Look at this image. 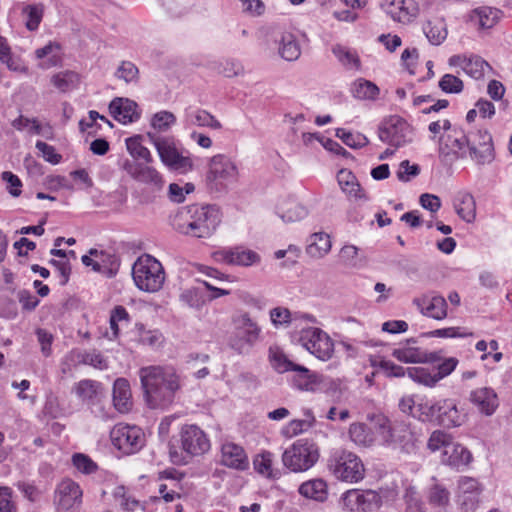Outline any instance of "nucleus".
Returning <instances> with one entry per match:
<instances>
[{
	"label": "nucleus",
	"instance_id": "f257e3e1",
	"mask_svg": "<svg viewBox=\"0 0 512 512\" xmlns=\"http://www.w3.org/2000/svg\"><path fill=\"white\" fill-rule=\"evenodd\" d=\"M138 374L145 405L160 412L168 410L182 388L177 370L170 365H149L140 368Z\"/></svg>",
	"mask_w": 512,
	"mask_h": 512
},
{
	"label": "nucleus",
	"instance_id": "f03ea898",
	"mask_svg": "<svg viewBox=\"0 0 512 512\" xmlns=\"http://www.w3.org/2000/svg\"><path fill=\"white\" fill-rule=\"evenodd\" d=\"M187 224L179 225L177 230L185 235L208 238L221 222L220 210L215 205H191L186 208Z\"/></svg>",
	"mask_w": 512,
	"mask_h": 512
},
{
	"label": "nucleus",
	"instance_id": "7ed1b4c3",
	"mask_svg": "<svg viewBox=\"0 0 512 512\" xmlns=\"http://www.w3.org/2000/svg\"><path fill=\"white\" fill-rule=\"evenodd\" d=\"M147 137L156 149L160 161L169 170L184 174L193 169L192 159L173 136L148 132Z\"/></svg>",
	"mask_w": 512,
	"mask_h": 512
},
{
	"label": "nucleus",
	"instance_id": "20e7f679",
	"mask_svg": "<svg viewBox=\"0 0 512 512\" xmlns=\"http://www.w3.org/2000/svg\"><path fill=\"white\" fill-rule=\"evenodd\" d=\"M132 278L138 289L144 292H158L165 282V271L159 260L144 254L132 266Z\"/></svg>",
	"mask_w": 512,
	"mask_h": 512
},
{
	"label": "nucleus",
	"instance_id": "39448f33",
	"mask_svg": "<svg viewBox=\"0 0 512 512\" xmlns=\"http://www.w3.org/2000/svg\"><path fill=\"white\" fill-rule=\"evenodd\" d=\"M318 445L308 439H299L288 447L282 455V462L292 472H305L319 460Z\"/></svg>",
	"mask_w": 512,
	"mask_h": 512
},
{
	"label": "nucleus",
	"instance_id": "423d86ee",
	"mask_svg": "<svg viewBox=\"0 0 512 512\" xmlns=\"http://www.w3.org/2000/svg\"><path fill=\"white\" fill-rule=\"evenodd\" d=\"M328 468L338 480L348 483H358L365 477L362 460L347 450L334 451L328 460Z\"/></svg>",
	"mask_w": 512,
	"mask_h": 512
},
{
	"label": "nucleus",
	"instance_id": "0eeeda50",
	"mask_svg": "<svg viewBox=\"0 0 512 512\" xmlns=\"http://www.w3.org/2000/svg\"><path fill=\"white\" fill-rule=\"evenodd\" d=\"M234 333L229 340L232 349L240 354L248 353L259 340L261 328L247 313L233 319Z\"/></svg>",
	"mask_w": 512,
	"mask_h": 512
},
{
	"label": "nucleus",
	"instance_id": "6e6552de",
	"mask_svg": "<svg viewBox=\"0 0 512 512\" xmlns=\"http://www.w3.org/2000/svg\"><path fill=\"white\" fill-rule=\"evenodd\" d=\"M378 428V444L399 446L409 449L412 433L408 425L398 418H377L374 425Z\"/></svg>",
	"mask_w": 512,
	"mask_h": 512
},
{
	"label": "nucleus",
	"instance_id": "1a4fd4ad",
	"mask_svg": "<svg viewBox=\"0 0 512 512\" xmlns=\"http://www.w3.org/2000/svg\"><path fill=\"white\" fill-rule=\"evenodd\" d=\"M379 139L396 148L413 140V127L402 117L391 115L382 120L378 128Z\"/></svg>",
	"mask_w": 512,
	"mask_h": 512
},
{
	"label": "nucleus",
	"instance_id": "9d476101",
	"mask_svg": "<svg viewBox=\"0 0 512 512\" xmlns=\"http://www.w3.org/2000/svg\"><path fill=\"white\" fill-rule=\"evenodd\" d=\"M467 157L477 166L490 165L495 160V149L491 134L487 130L466 133Z\"/></svg>",
	"mask_w": 512,
	"mask_h": 512
},
{
	"label": "nucleus",
	"instance_id": "9b49d317",
	"mask_svg": "<svg viewBox=\"0 0 512 512\" xmlns=\"http://www.w3.org/2000/svg\"><path fill=\"white\" fill-rule=\"evenodd\" d=\"M83 502V490L79 483L62 479L55 488L53 503L56 512H79Z\"/></svg>",
	"mask_w": 512,
	"mask_h": 512
},
{
	"label": "nucleus",
	"instance_id": "f8f14e48",
	"mask_svg": "<svg viewBox=\"0 0 512 512\" xmlns=\"http://www.w3.org/2000/svg\"><path fill=\"white\" fill-rule=\"evenodd\" d=\"M299 342L312 355L320 360H329L334 353V342L320 328L308 327L300 332Z\"/></svg>",
	"mask_w": 512,
	"mask_h": 512
},
{
	"label": "nucleus",
	"instance_id": "ddd939ff",
	"mask_svg": "<svg viewBox=\"0 0 512 512\" xmlns=\"http://www.w3.org/2000/svg\"><path fill=\"white\" fill-rule=\"evenodd\" d=\"M113 445L125 454L139 451L145 444V435L135 425L119 423L110 432Z\"/></svg>",
	"mask_w": 512,
	"mask_h": 512
},
{
	"label": "nucleus",
	"instance_id": "4468645a",
	"mask_svg": "<svg viewBox=\"0 0 512 512\" xmlns=\"http://www.w3.org/2000/svg\"><path fill=\"white\" fill-rule=\"evenodd\" d=\"M151 163L129 160H122L120 168L134 181L144 184L153 190H160L164 185L162 174Z\"/></svg>",
	"mask_w": 512,
	"mask_h": 512
},
{
	"label": "nucleus",
	"instance_id": "2eb2a0df",
	"mask_svg": "<svg viewBox=\"0 0 512 512\" xmlns=\"http://www.w3.org/2000/svg\"><path fill=\"white\" fill-rule=\"evenodd\" d=\"M212 257L217 263L245 268L259 265L262 260L259 253L242 245L221 248Z\"/></svg>",
	"mask_w": 512,
	"mask_h": 512
},
{
	"label": "nucleus",
	"instance_id": "dca6fc26",
	"mask_svg": "<svg viewBox=\"0 0 512 512\" xmlns=\"http://www.w3.org/2000/svg\"><path fill=\"white\" fill-rule=\"evenodd\" d=\"M179 436L181 448L189 456H202L211 449L209 436L197 425H183Z\"/></svg>",
	"mask_w": 512,
	"mask_h": 512
},
{
	"label": "nucleus",
	"instance_id": "f3484780",
	"mask_svg": "<svg viewBox=\"0 0 512 512\" xmlns=\"http://www.w3.org/2000/svg\"><path fill=\"white\" fill-rule=\"evenodd\" d=\"M238 168L229 157L218 154L213 156L209 162L207 180L215 186H227L238 180Z\"/></svg>",
	"mask_w": 512,
	"mask_h": 512
},
{
	"label": "nucleus",
	"instance_id": "a211bd4d",
	"mask_svg": "<svg viewBox=\"0 0 512 512\" xmlns=\"http://www.w3.org/2000/svg\"><path fill=\"white\" fill-rule=\"evenodd\" d=\"M482 486L477 479L463 476L458 480L457 501L465 512H473L479 504Z\"/></svg>",
	"mask_w": 512,
	"mask_h": 512
},
{
	"label": "nucleus",
	"instance_id": "6ab92c4d",
	"mask_svg": "<svg viewBox=\"0 0 512 512\" xmlns=\"http://www.w3.org/2000/svg\"><path fill=\"white\" fill-rule=\"evenodd\" d=\"M452 68L460 67L467 75L474 79L482 78L491 70L490 65L483 58L474 54H456L448 59Z\"/></svg>",
	"mask_w": 512,
	"mask_h": 512
},
{
	"label": "nucleus",
	"instance_id": "aec40b11",
	"mask_svg": "<svg viewBox=\"0 0 512 512\" xmlns=\"http://www.w3.org/2000/svg\"><path fill=\"white\" fill-rule=\"evenodd\" d=\"M380 5L394 21L403 24L411 22L418 13L413 0H382Z\"/></svg>",
	"mask_w": 512,
	"mask_h": 512
},
{
	"label": "nucleus",
	"instance_id": "412c9836",
	"mask_svg": "<svg viewBox=\"0 0 512 512\" xmlns=\"http://www.w3.org/2000/svg\"><path fill=\"white\" fill-rule=\"evenodd\" d=\"M109 112L116 121L124 125L136 122L141 115L135 101L122 97L114 98L110 102Z\"/></svg>",
	"mask_w": 512,
	"mask_h": 512
},
{
	"label": "nucleus",
	"instance_id": "4be33fe9",
	"mask_svg": "<svg viewBox=\"0 0 512 512\" xmlns=\"http://www.w3.org/2000/svg\"><path fill=\"white\" fill-rule=\"evenodd\" d=\"M220 462L222 465L236 470H246L249 467L248 456L244 448L231 441L222 443Z\"/></svg>",
	"mask_w": 512,
	"mask_h": 512
},
{
	"label": "nucleus",
	"instance_id": "5701e85b",
	"mask_svg": "<svg viewBox=\"0 0 512 512\" xmlns=\"http://www.w3.org/2000/svg\"><path fill=\"white\" fill-rule=\"evenodd\" d=\"M377 418H369V423L355 422L349 428L352 442L358 446L369 447L378 443V428L374 425Z\"/></svg>",
	"mask_w": 512,
	"mask_h": 512
},
{
	"label": "nucleus",
	"instance_id": "b1692460",
	"mask_svg": "<svg viewBox=\"0 0 512 512\" xmlns=\"http://www.w3.org/2000/svg\"><path fill=\"white\" fill-rule=\"evenodd\" d=\"M452 124L449 119H439L428 125L430 139L438 143L440 158H447L451 154L450 143Z\"/></svg>",
	"mask_w": 512,
	"mask_h": 512
},
{
	"label": "nucleus",
	"instance_id": "393cba45",
	"mask_svg": "<svg viewBox=\"0 0 512 512\" xmlns=\"http://www.w3.org/2000/svg\"><path fill=\"white\" fill-rule=\"evenodd\" d=\"M377 495L373 491H361L351 489L345 492L341 497L342 505L350 512H367Z\"/></svg>",
	"mask_w": 512,
	"mask_h": 512
},
{
	"label": "nucleus",
	"instance_id": "a878e982",
	"mask_svg": "<svg viewBox=\"0 0 512 512\" xmlns=\"http://www.w3.org/2000/svg\"><path fill=\"white\" fill-rule=\"evenodd\" d=\"M472 461L471 452L461 444L453 443L444 446L441 462L452 468L460 469Z\"/></svg>",
	"mask_w": 512,
	"mask_h": 512
},
{
	"label": "nucleus",
	"instance_id": "bb28decb",
	"mask_svg": "<svg viewBox=\"0 0 512 512\" xmlns=\"http://www.w3.org/2000/svg\"><path fill=\"white\" fill-rule=\"evenodd\" d=\"M113 405L120 414H128L133 407L130 383L125 378H117L113 384Z\"/></svg>",
	"mask_w": 512,
	"mask_h": 512
},
{
	"label": "nucleus",
	"instance_id": "cd10ccee",
	"mask_svg": "<svg viewBox=\"0 0 512 512\" xmlns=\"http://www.w3.org/2000/svg\"><path fill=\"white\" fill-rule=\"evenodd\" d=\"M394 358L404 363H435L441 360L438 352H423L415 347H400L392 352Z\"/></svg>",
	"mask_w": 512,
	"mask_h": 512
},
{
	"label": "nucleus",
	"instance_id": "c85d7f7f",
	"mask_svg": "<svg viewBox=\"0 0 512 512\" xmlns=\"http://www.w3.org/2000/svg\"><path fill=\"white\" fill-rule=\"evenodd\" d=\"M278 55L286 61H295L301 55V47L297 37L288 31L280 32L275 37Z\"/></svg>",
	"mask_w": 512,
	"mask_h": 512
},
{
	"label": "nucleus",
	"instance_id": "c756f323",
	"mask_svg": "<svg viewBox=\"0 0 512 512\" xmlns=\"http://www.w3.org/2000/svg\"><path fill=\"white\" fill-rule=\"evenodd\" d=\"M471 402L478 408L479 412L486 416L492 415L499 406L496 392L488 387L474 390L470 396Z\"/></svg>",
	"mask_w": 512,
	"mask_h": 512
},
{
	"label": "nucleus",
	"instance_id": "7c9ffc66",
	"mask_svg": "<svg viewBox=\"0 0 512 512\" xmlns=\"http://www.w3.org/2000/svg\"><path fill=\"white\" fill-rule=\"evenodd\" d=\"M184 121L187 126L207 127L220 130L222 124L212 114L204 109L187 108L184 113Z\"/></svg>",
	"mask_w": 512,
	"mask_h": 512
},
{
	"label": "nucleus",
	"instance_id": "2f4dec72",
	"mask_svg": "<svg viewBox=\"0 0 512 512\" xmlns=\"http://www.w3.org/2000/svg\"><path fill=\"white\" fill-rule=\"evenodd\" d=\"M337 180L340 188L349 198L363 201L368 199L366 193L358 183L356 176L351 171L346 169L340 170L337 175Z\"/></svg>",
	"mask_w": 512,
	"mask_h": 512
},
{
	"label": "nucleus",
	"instance_id": "473e14b6",
	"mask_svg": "<svg viewBox=\"0 0 512 512\" xmlns=\"http://www.w3.org/2000/svg\"><path fill=\"white\" fill-rule=\"evenodd\" d=\"M35 56L39 60L38 67L43 70L58 66L62 62L61 46L56 42H49L44 47L38 48Z\"/></svg>",
	"mask_w": 512,
	"mask_h": 512
},
{
	"label": "nucleus",
	"instance_id": "72a5a7b5",
	"mask_svg": "<svg viewBox=\"0 0 512 512\" xmlns=\"http://www.w3.org/2000/svg\"><path fill=\"white\" fill-rule=\"evenodd\" d=\"M416 305L421 310L422 314L442 320L447 316V303L442 296H433L431 298H424L415 300Z\"/></svg>",
	"mask_w": 512,
	"mask_h": 512
},
{
	"label": "nucleus",
	"instance_id": "f704fd0d",
	"mask_svg": "<svg viewBox=\"0 0 512 512\" xmlns=\"http://www.w3.org/2000/svg\"><path fill=\"white\" fill-rule=\"evenodd\" d=\"M457 215L466 223H473L476 219V202L472 194L459 192L453 201Z\"/></svg>",
	"mask_w": 512,
	"mask_h": 512
},
{
	"label": "nucleus",
	"instance_id": "c9c22d12",
	"mask_svg": "<svg viewBox=\"0 0 512 512\" xmlns=\"http://www.w3.org/2000/svg\"><path fill=\"white\" fill-rule=\"evenodd\" d=\"M298 492L304 498L324 502L328 497V485L322 478H314L303 482Z\"/></svg>",
	"mask_w": 512,
	"mask_h": 512
},
{
	"label": "nucleus",
	"instance_id": "e433bc0d",
	"mask_svg": "<svg viewBox=\"0 0 512 512\" xmlns=\"http://www.w3.org/2000/svg\"><path fill=\"white\" fill-rule=\"evenodd\" d=\"M253 467L258 474L268 479H277L281 475L280 470L274 467V455L268 451L254 457Z\"/></svg>",
	"mask_w": 512,
	"mask_h": 512
},
{
	"label": "nucleus",
	"instance_id": "4c0bfd02",
	"mask_svg": "<svg viewBox=\"0 0 512 512\" xmlns=\"http://www.w3.org/2000/svg\"><path fill=\"white\" fill-rule=\"evenodd\" d=\"M331 239L327 233L317 232L308 239L306 252L312 258H322L331 250Z\"/></svg>",
	"mask_w": 512,
	"mask_h": 512
},
{
	"label": "nucleus",
	"instance_id": "58836bf2",
	"mask_svg": "<svg viewBox=\"0 0 512 512\" xmlns=\"http://www.w3.org/2000/svg\"><path fill=\"white\" fill-rule=\"evenodd\" d=\"M277 214L284 222L293 223L304 219L308 215V210L302 204L288 200L278 206Z\"/></svg>",
	"mask_w": 512,
	"mask_h": 512
},
{
	"label": "nucleus",
	"instance_id": "ea45409f",
	"mask_svg": "<svg viewBox=\"0 0 512 512\" xmlns=\"http://www.w3.org/2000/svg\"><path fill=\"white\" fill-rule=\"evenodd\" d=\"M502 18V11L492 7H479L472 12L471 19L480 29L493 28Z\"/></svg>",
	"mask_w": 512,
	"mask_h": 512
},
{
	"label": "nucleus",
	"instance_id": "a19ab883",
	"mask_svg": "<svg viewBox=\"0 0 512 512\" xmlns=\"http://www.w3.org/2000/svg\"><path fill=\"white\" fill-rule=\"evenodd\" d=\"M90 254L96 257L95 271L109 276H112L117 272L119 268V259L114 254L105 251H98L96 249H91Z\"/></svg>",
	"mask_w": 512,
	"mask_h": 512
},
{
	"label": "nucleus",
	"instance_id": "79ce46f5",
	"mask_svg": "<svg viewBox=\"0 0 512 512\" xmlns=\"http://www.w3.org/2000/svg\"><path fill=\"white\" fill-rule=\"evenodd\" d=\"M125 144L126 149L131 156L130 160L147 163L153 162V156L150 150L142 144V137L140 135L127 138L125 140Z\"/></svg>",
	"mask_w": 512,
	"mask_h": 512
},
{
	"label": "nucleus",
	"instance_id": "37998d69",
	"mask_svg": "<svg viewBox=\"0 0 512 512\" xmlns=\"http://www.w3.org/2000/svg\"><path fill=\"white\" fill-rule=\"evenodd\" d=\"M12 126L18 131L28 129L29 133L31 134L42 135L45 137H49V135L52 133V128L50 125H42L38 122L37 119H30L22 115L12 121Z\"/></svg>",
	"mask_w": 512,
	"mask_h": 512
},
{
	"label": "nucleus",
	"instance_id": "c03bdc74",
	"mask_svg": "<svg viewBox=\"0 0 512 512\" xmlns=\"http://www.w3.org/2000/svg\"><path fill=\"white\" fill-rule=\"evenodd\" d=\"M351 92L355 98L360 100H376L380 89L373 82L360 78L352 84Z\"/></svg>",
	"mask_w": 512,
	"mask_h": 512
},
{
	"label": "nucleus",
	"instance_id": "a18cd8bd",
	"mask_svg": "<svg viewBox=\"0 0 512 512\" xmlns=\"http://www.w3.org/2000/svg\"><path fill=\"white\" fill-rule=\"evenodd\" d=\"M73 391L82 401L92 402L101 391V383L91 379H84L74 385Z\"/></svg>",
	"mask_w": 512,
	"mask_h": 512
},
{
	"label": "nucleus",
	"instance_id": "49530a36",
	"mask_svg": "<svg viewBox=\"0 0 512 512\" xmlns=\"http://www.w3.org/2000/svg\"><path fill=\"white\" fill-rule=\"evenodd\" d=\"M44 14V5L38 4H25L22 7V15L25 19V26L29 31L38 29Z\"/></svg>",
	"mask_w": 512,
	"mask_h": 512
},
{
	"label": "nucleus",
	"instance_id": "de8ad7c7",
	"mask_svg": "<svg viewBox=\"0 0 512 512\" xmlns=\"http://www.w3.org/2000/svg\"><path fill=\"white\" fill-rule=\"evenodd\" d=\"M423 29L426 37L433 45H440L448 34L446 24L442 19L428 21Z\"/></svg>",
	"mask_w": 512,
	"mask_h": 512
},
{
	"label": "nucleus",
	"instance_id": "09e8293b",
	"mask_svg": "<svg viewBox=\"0 0 512 512\" xmlns=\"http://www.w3.org/2000/svg\"><path fill=\"white\" fill-rule=\"evenodd\" d=\"M292 371L296 373L292 379L295 387L305 391L313 390L317 383L315 374L311 373L308 368L298 364L295 365Z\"/></svg>",
	"mask_w": 512,
	"mask_h": 512
},
{
	"label": "nucleus",
	"instance_id": "8fccbe9b",
	"mask_svg": "<svg viewBox=\"0 0 512 512\" xmlns=\"http://www.w3.org/2000/svg\"><path fill=\"white\" fill-rule=\"evenodd\" d=\"M450 152L451 154L447 158H441L444 161H452L459 158H467V141L466 134H460L456 130H451Z\"/></svg>",
	"mask_w": 512,
	"mask_h": 512
},
{
	"label": "nucleus",
	"instance_id": "3c124183",
	"mask_svg": "<svg viewBox=\"0 0 512 512\" xmlns=\"http://www.w3.org/2000/svg\"><path fill=\"white\" fill-rule=\"evenodd\" d=\"M269 361L271 366L279 373L292 371L296 365L289 360L287 355L279 347H270Z\"/></svg>",
	"mask_w": 512,
	"mask_h": 512
},
{
	"label": "nucleus",
	"instance_id": "603ef678",
	"mask_svg": "<svg viewBox=\"0 0 512 512\" xmlns=\"http://www.w3.org/2000/svg\"><path fill=\"white\" fill-rule=\"evenodd\" d=\"M51 83L61 92H66L78 85L79 75L74 71H62L51 77Z\"/></svg>",
	"mask_w": 512,
	"mask_h": 512
},
{
	"label": "nucleus",
	"instance_id": "864d4df0",
	"mask_svg": "<svg viewBox=\"0 0 512 512\" xmlns=\"http://www.w3.org/2000/svg\"><path fill=\"white\" fill-rule=\"evenodd\" d=\"M71 356L76 358L79 363L90 365L99 370L108 368L107 360L99 352L96 351L85 353L73 352Z\"/></svg>",
	"mask_w": 512,
	"mask_h": 512
},
{
	"label": "nucleus",
	"instance_id": "5fc2aeb1",
	"mask_svg": "<svg viewBox=\"0 0 512 512\" xmlns=\"http://www.w3.org/2000/svg\"><path fill=\"white\" fill-rule=\"evenodd\" d=\"M407 375L413 381L426 386H434L438 382L435 375V369L429 370L424 367H410L407 368Z\"/></svg>",
	"mask_w": 512,
	"mask_h": 512
},
{
	"label": "nucleus",
	"instance_id": "6e6d98bb",
	"mask_svg": "<svg viewBox=\"0 0 512 512\" xmlns=\"http://www.w3.org/2000/svg\"><path fill=\"white\" fill-rule=\"evenodd\" d=\"M332 52L346 68L359 69L360 59L354 51L341 45H336L333 47Z\"/></svg>",
	"mask_w": 512,
	"mask_h": 512
},
{
	"label": "nucleus",
	"instance_id": "4d7b16f0",
	"mask_svg": "<svg viewBox=\"0 0 512 512\" xmlns=\"http://www.w3.org/2000/svg\"><path fill=\"white\" fill-rule=\"evenodd\" d=\"M182 304L194 308L201 309L205 304V299L199 288L191 287L183 290L179 296Z\"/></svg>",
	"mask_w": 512,
	"mask_h": 512
},
{
	"label": "nucleus",
	"instance_id": "13d9d810",
	"mask_svg": "<svg viewBox=\"0 0 512 512\" xmlns=\"http://www.w3.org/2000/svg\"><path fill=\"white\" fill-rule=\"evenodd\" d=\"M336 136L340 138L347 146L357 149L368 145V138L359 132H348L343 128L336 130Z\"/></svg>",
	"mask_w": 512,
	"mask_h": 512
},
{
	"label": "nucleus",
	"instance_id": "bf43d9fd",
	"mask_svg": "<svg viewBox=\"0 0 512 512\" xmlns=\"http://www.w3.org/2000/svg\"><path fill=\"white\" fill-rule=\"evenodd\" d=\"M314 418L293 419L282 428V434L287 438H292L300 433L306 432L313 424Z\"/></svg>",
	"mask_w": 512,
	"mask_h": 512
},
{
	"label": "nucleus",
	"instance_id": "052dcab7",
	"mask_svg": "<svg viewBox=\"0 0 512 512\" xmlns=\"http://www.w3.org/2000/svg\"><path fill=\"white\" fill-rule=\"evenodd\" d=\"M176 123V116L169 111H160L153 115L151 126L160 131H168Z\"/></svg>",
	"mask_w": 512,
	"mask_h": 512
},
{
	"label": "nucleus",
	"instance_id": "680f3d73",
	"mask_svg": "<svg viewBox=\"0 0 512 512\" xmlns=\"http://www.w3.org/2000/svg\"><path fill=\"white\" fill-rule=\"evenodd\" d=\"M269 315L275 328L287 327L293 322L292 312L285 307H275L270 310Z\"/></svg>",
	"mask_w": 512,
	"mask_h": 512
},
{
	"label": "nucleus",
	"instance_id": "e2e57ef3",
	"mask_svg": "<svg viewBox=\"0 0 512 512\" xmlns=\"http://www.w3.org/2000/svg\"><path fill=\"white\" fill-rule=\"evenodd\" d=\"M439 87L445 93L458 94L462 92L464 84L459 77L453 74H445L439 81Z\"/></svg>",
	"mask_w": 512,
	"mask_h": 512
},
{
	"label": "nucleus",
	"instance_id": "0e129e2a",
	"mask_svg": "<svg viewBox=\"0 0 512 512\" xmlns=\"http://www.w3.org/2000/svg\"><path fill=\"white\" fill-rule=\"evenodd\" d=\"M138 74L137 66L130 61H122L115 73L118 79L124 80L126 83L136 82Z\"/></svg>",
	"mask_w": 512,
	"mask_h": 512
},
{
	"label": "nucleus",
	"instance_id": "69168bd1",
	"mask_svg": "<svg viewBox=\"0 0 512 512\" xmlns=\"http://www.w3.org/2000/svg\"><path fill=\"white\" fill-rule=\"evenodd\" d=\"M72 463L83 474H92L98 468L97 464L88 455L83 453H75L72 456Z\"/></svg>",
	"mask_w": 512,
	"mask_h": 512
},
{
	"label": "nucleus",
	"instance_id": "338daca9",
	"mask_svg": "<svg viewBox=\"0 0 512 512\" xmlns=\"http://www.w3.org/2000/svg\"><path fill=\"white\" fill-rule=\"evenodd\" d=\"M450 493L442 485H433L428 492V500L430 504L435 506H445L449 503Z\"/></svg>",
	"mask_w": 512,
	"mask_h": 512
},
{
	"label": "nucleus",
	"instance_id": "774afa93",
	"mask_svg": "<svg viewBox=\"0 0 512 512\" xmlns=\"http://www.w3.org/2000/svg\"><path fill=\"white\" fill-rule=\"evenodd\" d=\"M404 500L406 504L405 512H424L423 502L413 487H408L405 490Z\"/></svg>",
	"mask_w": 512,
	"mask_h": 512
}]
</instances>
